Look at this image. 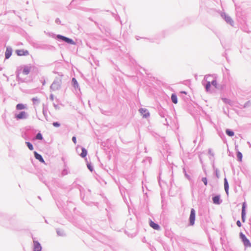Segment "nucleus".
<instances>
[{"instance_id": "obj_1", "label": "nucleus", "mask_w": 251, "mask_h": 251, "mask_svg": "<svg viewBox=\"0 0 251 251\" xmlns=\"http://www.w3.org/2000/svg\"><path fill=\"white\" fill-rule=\"evenodd\" d=\"M57 38L58 39H61V40L65 41V42H66L68 44H70L72 45L75 44V42L73 40H72L69 38L66 37L65 36H62L61 35H57Z\"/></svg>"}, {"instance_id": "obj_2", "label": "nucleus", "mask_w": 251, "mask_h": 251, "mask_svg": "<svg viewBox=\"0 0 251 251\" xmlns=\"http://www.w3.org/2000/svg\"><path fill=\"white\" fill-rule=\"evenodd\" d=\"M189 220L190 225L193 226L195 220V211L194 209H192L191 210Z\"/></svg>"}, {"instance_id": "obj_3", "label": "nucleus", "mask_w": 251, "mask_h": 251, "mask_svg": "<svg viewBox=\"0 0 251 251\" xmlns=\"http://www.w3.org/2000/svg\"><path fill=\"white\" fill-rule=\"evenodd\" d=\"M60 81H54L50 86V89H52L53 91L56 90L60 88Z\"/></svg>"}, {"instance_id": "obj_4", "label": "nucleus", "mask_w": 251, "mask_h": 251, "mask_svg": "<svg viewBox=\"0 0 251 251\" xmlns=\"http://www.w3.org/2000/svg\"><path fill=\"white\" fill-rule=\"evenodd\" d=\"M16 52L18 56H26L28 55L29 53L27 50H17Z\"/></svg>"}, {"instance_id": "obj_5", "label": "nucleus", "mask_w": 251, "mask_h": 251, "mask_svg": "<svg viewBox=\"0 0 251 251\" xmlns=\"http://www.w3.org/2000/svg\"><path fill=\"white\" fill-rule=\"evenodd\" d=\"M240 238H241L242 240L244 242V244L245 246L251 245L249 240L247 238V237L245 236L244 234H243L242 233H240Z\"/></svg>"}, {"instance_id": "obj_6", "label": "nucleus", "mask_w": 251, "mask_h": 251, "mask_svg": "<svg viewBox=\"0 0 251 251\" xmlns=\"http://www.w3.org/2000/svg\"><path fill=\"white\" fill-rule=\"evenodd\" d=\"M34 251H41L42 247L40 244L37 241H33Z\"/></svg>"}, {"instance_id": "obj_7", "label": "nucleus", "mask_w": 251, "mask_h": 251, "mask_svg": "<svg viewBox=\"0 0 251 251\" xmlns=\"http://www.w3.org/2000/svg\"><path fill=\"white\" fill-rule=\"evenodd\" d=\"M140 112L142 115H143L144 117H147L149 116V113L148 112L147 110L146 109L142 108L139 110Z\"/></svg>"}, {"instance_id": "obj_8", "label": "nucleus", "mask_w": 251, "mask_h": 251, "mask_svg": "<svg viewBox=\"0 0 251 251\" xmlns=\"http://www.w3.org/2000/svg\"><path fill=\"white\" fill-rule=\"evenodd\" d=\"M34 156H35V158L37 160H39L40 162H41L42 163L45 162L44 160L43 159L42 156L40 154H38L36 151L34 152Z\"/></svg>"}, {"instance_id": "obj_9", "label": "nucleus", "mask_w": 251, "mask_h": 251, "mask_svg": "<svg viewBox=\"0 0 251 251\" xmlns=\"http://www.w3.org/2000/svg\"><path fill=\"white\" fill-rule=\"evenodd\" d=\"M26 113L25 111L21 112L19 114L16 116L17 119H22L25 117Z\"/></svg>"}, {"instance_id": "obj_10", "label": "nucleus", "mask_w": 251, "mask_h": 251, "mask_svg": "<svg viewBox=\"0 0 251 251\" xmlns=\"http://www.w3.org/2000/svg\"><path fill=\"white\" fill-rule=\"evenodd\" d=\"M150 225L152 228L154 229L159 230L160 228V227L158 225L155 224V223L151 221L150 223Z\"/></svg>"}, {"instance_id": "obj_11", "label": "nucleus", "mask_w": 251, "mask_h": 251, "mask_svg": "<svg viewBox=\"0 0 251 251\" xmlns=\"http://www.w3.org/2000/svg\"><path fill=\"white\" fill-rule=\"evenodd\" d=\"M224 186H225V189L226 191V194L228 195V189H229V186L227 182V180L226 178L224 179Z\"/></svg>"}, {"instance_id": "obj_12", "label": "nucleus", "mask_w": 251, "mask_h": 251, "mask_svg": "<svg viewBox=\"0 0 251 251\" xmlns=\"http://www.w3.org/2000/svg\"><path fill=\"white\" fill-rule=\"evenodd\" d=\"M12 54V50L10 49L7 48L6 50L5 55V58L6 59H8L10 57V56Z\"/></svg>"}, {"instance_id": "obj_13", "label": "nucleus", "mask_w": 251, "mask_h": 251, "mask_svg": "<svg viewBox=\"0 0 251 251\" xmlns=\"http://www.w3.org/2000/svg\"><path fill=\"white\" fill-rule=\"evenodd\" d=\"M171 99H172V101L175 104H176L177 103V97L176 95L172 94V95L171 96Z\"/></svg>"}, {"instance_id": "obj_14", "label": "nucleus", "mask_w": 251, "mask_h": 251, "mask_svg": "<svg viewBox=\"0 0 251 251\" xmlns=\"http://www.w3.org/2000/svg\"><path fill=\"white\" fill-rule=\"evenodd\" d=\"M220 198L219 196H215L213 198V202L215 204H219Z\"/></svg>"}, {"instance_id": "obj_15", "label": "nucleus", "mask_w": 251, "mask_h": 251, "mask_svg": "<svg viewBox=\"0 0 251 251\" xmlns=\"http://www.w3.org/2000/svg\"><path fill=\"white\" fill-rule=\"evenodd\" d=\"M72 83L75 88H78V84L77 83V80L75 78H73L72 79Z\"/></svg>"}, {"instance_id": "obj_16", "label": "nucleus", "mask_w": 251, "mask_h": 251, "mask_svg": "<svg viewBox=\"0 0 251 251\" xmlns=\"http://www.w3.org/2000/svg\"><path fill=\"white\" fill-rule=\"evenodd\" d=\"M25 107L23 104L20 103V104H18L16 105V108L18 110H22V109H25Z\"/></svg>"}, {"instance_id": "obj_17", "label": "nucleus", "mask_w": 251, "mask_h": 251, "mask_svg": "<svg viewBox=\"0 0 251 251\" xmlns=\"http://www.w3.org/2000/svg\"><path fill=\"white\" fill-rule=\"evenodd\" d=\"M87 151L84 148L82 149V152L80 154L81 156L82 157H85L87 155Z\"/></svg>"}, {"instance_id": "obj_18", "label": "nucleus", "mask_w": 251, "mask_h": 251, "mask_svg": "<svg viewBox=\"0 0 251 251\" xmlns=\"http://www.w3.org/2000/svg\"><path fill=\"white\" fill-rule=\"evenodd\" d=\"M30 72V68L26 67L24 69L23 73L25 75H28Z\"/></svg>"}, {"instance_id": "obj_19", "label": "nucleus", "mask_w": 251, "mask_h": 251, "mask_svg": "<svg viewBox=\"0 0 251 251\" xmlns=\"http://www.w3.org/2000/svg\"><path fill=\"white\" fill-rule=\"evenodd\" d=\"M226 133L229 136H233L234 134V132L229 129L226 130Z\"/></svg>"}, {"instance_id": "obj_20", "label": "nucleus", "mask_w": 251, "mask_h": 251, "mask_svg": "<svg viewBox=\"0 0 251 251\" xmlns=\"http://www.w3.org/2000/svg\"><path fill=\"white\" fill-rule=\"evenodd\" d=\"M26 144L27 145L28 149L32 151L33 150V146H32V145L30 142H26Z\"/></svg>"}, {"instance_id": "obj_21", "label": "nucleus", "mask_w": 251, "mask_h": 251, "mask_svg": "<svg viewBox=\"0 0 251 251\" xmlns=\"http://www.w3.org/2000/svg\"><path fill=\"white\" fill-rule=\"evenodd\" d=\"M237 157L238 158V159L239 160V161H242V154L241 153V152H239V151H238L237 153Z\"/></svg>"}, {"instance_id": "obj_22", "label": "nucleus", "mask_w": 251, "mask_h": 251, "mask_svg": "<svg viewBox=\"0 0 251 251\" xmlns=\"http://www.w3.org/2000/svg\"><path fill=\"white\" fill-rule=\"evenodd\" d=\"M225 20H226V21L227 23H229V24H232V21L231 19L229 17H226H226H225Z\"/></svg>"}, {"instance_id": "obj_23", "label": "nucleus", "mask_w": 251, "mask_h": 251, "mask_svg": "<svg viewBox=\"0 0 251 251\" xmlns=\"http://www.w3.org/2000/svg\"><path fill=\"white\" fill-rule=\"evenodd\" d=\"M36 139H38V140H42L43 139L42 134L40 133H38L36 135Z\"/></svg>"}, {"instance_id": "obj_24", "label": "nucleus", "mask_w": 251, "mask_h": 251, "mask_svg": "<svg viewBox=\"0 0 251 251\" xmlns=\"http://www.w3.org/2000/svg\"><path fill=\"white\" fill-rule=\"evenodd\" d=\"M32 101H33V102L34 104H37L39 102V99L38 98L36 97V98H33L32 99Z\"/></svg>"}, {"instance_id": "obj_25", "label": "nucleus", "mask_w": 251, "mask_h": 251, "mask_svg": "<svg viewBox=\"0 0 251 251\" xmlns=\"http://www.w3.org/2000/svg\"><path fill=\"white\" fill-rule=\"evenodd\" d=\"M210 86H211L210 83V82H208L205 86V88H206V90L207 91H208L209 90Z\"/></svg>"}, {"instance_id": "obj_26", "label": "nucleus", "mask_w": 251, "mask_h": 251, "mask_svg": "<svg viewBox=\"0 0 251 251\" xmlns=\"http://www.w3.org/2000/svg\"><path fill=\"white\" fill-rule=\"evenodd\" d=\"M87 166L88 168L89 169V170L91 172H92L93 170V168H92V166L91 165V164L90 163H87Z\"/></svg>"}, {"instance_id": "obj_27", "label": "nucleus", "mask_w": 251, "mask_h": 251, "mask_svg": "<svg viewBox=\"0 0 251 251\" xmlns=\"http://www.w3.org/2000/svg\"><path fill=\"white\" fill-rule=\"evenodd\" d=\"M202 181H203L205 185H206L207 184V180L206 177H203L202 178Z\"/></svg>"}, {"instance_id": "obj_28", "label": "nucleus", "mask_w": 251, "mask_h": 251, "mask_svg": "<svg viewBox=\"0 0 251 251\" xmlns=\"http://www.w3.org/2000/svg\"><path fill=\"white\" fill-rule=\"evenodd\" d=\"M53 125L55 127H59L60 126V124L57 122H54Z\"/></svg>"}, {"instance_id": "obj_29", "label": "nucleus", "mask_w": 251, "mask_h": 251, "mask_svg": "<svg viewBox=\"0 0 251 251\" xmlns=\"http://www.w3.org/2000/svg\"><path fill=\"white\" fill-rule=\"evenodd\" d=\"M212 84L214 86H215V87H216V85H217V82L215 81V80H213L212 81Z\"/></svg>"}, {"instance_id": "obj_30", "label": "nucleus", "mask_w": 251, "mask_h": 251, "mask_svg": "<svg viewBox=\"0 0 251 251\" xmlns=\"http://www.w3.org/2000/svg\"><path fill=\"white\" fill-rule=\"evenodd\" d=\"M72 140H73V141L74 142V143L75 144H76V138L75 137H73Z\"/></svg>"}, {"instance_id": "obj_31", "label": "nucleus", "mask_w": 251, "mask_h": 251, "mask_svg": "<svg viewBox=\"0 0 251 251\" xmlns=\"http://www.w3.org/2000/svg\"><path fill=\"white\" fill-rule=\"evenodd\" d=\"M237 225L239 226V227H240L241 226V222H240V221H237Z\"/></svg>"}, {"instance_id": "obj_32", "label": "nucleus", "mask_w": 251, "mask_h": 251, "mask_svg": "<svg viewBox=\"0 0 251 251\" xmlns=\"http://www.w3.org/2000/svg\"><path fill=\"white\" fill-rule=\"evenodd\" d=\"M242 216H245V210H242Z\"/></svg>"}, {"instance_id": "obj_33", "label": "nucleus", "mask_w": 251, "mask_h": 251, "mask_svg": "<svg viewBox=\"0 0 251 251\" xmlns=\"http://www.w3.org/2000/svg\"><path fill=\"white\" fill-rule=\"evenodd\" d=\"M242 210H245V203H243Z\"/></svg>"}, {"instance_id": "obj_34", "label": "nucleus", "mask_w": 251, "mask_h": 251, "mask_svg": "<svg viewBox=\"0 0 251 251\" xmlns=\"http://www.w3.org/2000/svg\"><path fill=\"white\" fill-rule=\"evenodd\" d=\"M242 219L243 221L244 222V221H245V216L243 217V216H242Z\"/></svg>"}]
</instances>
